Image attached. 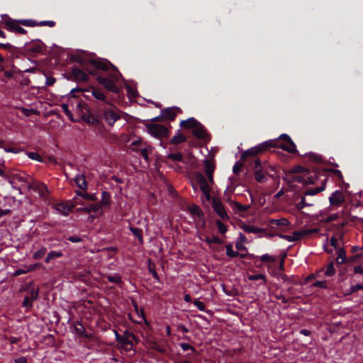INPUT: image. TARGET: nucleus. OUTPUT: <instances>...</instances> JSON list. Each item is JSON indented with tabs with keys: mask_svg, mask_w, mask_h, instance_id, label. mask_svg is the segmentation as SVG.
Listing matches in <instances>:
<instances>
[{
	"mask_svg": "<svg viewBox=\"0 0 363 363\" xmlns=\"http://www.w3.org/2000/svg\"><path fill=\"white\" fill-rule=\"evenodd\" d=\"M76 211L79 213L87 214V221L89 223H92L96 217L104 213V211L101 209V204L99 203L89 204L83 207L77 208Z\"/></svg>",
	"mask_w": 363,
	"mask_h": 363,
	"instance_id": "obj_1",
	"label": "nucleus"
},
{
	"mask_svg": "<svg viewBox=\"0 0 363 363\" xmlns=\"http://www.w3.org/2000/svg\"><path fill=\"white\" fill-rule=\"evenodd\" d=\"M30 178L24 174H13L11 177V183L18 185L19 191H29L32 188L30 182Z\"/></svg>",
	"mask_w": 363,
	"mask_h": 363,
	"instance_id": "obj_2",
	"label": "nucleus"
},
{
	"mask_svg": "<svg viewBox=\"0 0 363 363\" xmlns=\"http://www.w3.org/2000/svg\"><path fill=\"white\" fill-rule=\"evenodd\" d=\"M146 128L148 133L156 138L160 139L162 138H166L168 135L167 128L162 125L147 123L146 125Z\"/></svg>",
	"mask_w": 363,
	"mask_h": 363,
	"instance_id": "obj_3",
	"label": "nucleus"
},
{
	"mask_svg": "<svg viewBox=\"0 0 363 363\" xmlns=\"http://www.w3.org/2000/svg\"><path fill=\"white\" fill-rule=\"evenodd\" d=\"M98 82L103 84L108 90L112 92H117L118 88L116 86V82L118 80L117 74L113 75L111 77H99Z\"/></svg>",
	"mask_w": 363,
	"mask_h": 363,
	"instance_id": "obj_4",
	"label": "nucleus"
},
{
	"mask_svg": "<svg viewBox=\"0 0 363 363\" xmlns=\"http://www.w3.org/2000/svg\"><path fill=\"white\" fill-rule=\"evenodd\" d=\"M104 118L106 123L113 125L119 119L120 115L117 108L113 107L107 108L104 111Z\"/></svg>",
	"mask_w": 363,
	"mask_h": 363,
	"instance_id": "obj_5",
	"label": "nucleus"
},
{
	"mask_svg": "<svg viewBox=\"0 0 363 363\" xmlns=\"http://www.w3.org/2000/svg\"><path fill=\"white\" fill-rule=\"evenodd\" d=\"M76 199H74L73 203H72L70 205L66 203H60L56 204L54 208L55 211L64 216H67L72 210V208L77 204H79Z\"/></svg>",
	"mask_w": 363,
	"mask_h": 363,
	"instance_id": "obj_6",
	"label": "nucleus"
},
{
	"mask_svg": "<svg viewBox=\"0 0 363 363\" xmlns=\"http://www.w3.org/2000/svg\"><path fill=\"white\" fill-rule=\"evenodd\" d=\"M196 179L199 182L200 189L204 194L206 199L210 200V187L207 184L206 179L204 176L200 173L196 174Z\"/></svg>",
	"mask_w": 363,
	"mask_h": 363,
	"instance_id": "obj_7",
	"label": "nucleus"
},
{
	"mask_svg": "<svg viewBox=\"0 0 363 363\" xmlns=\"http://www.w3.org/2000/svg\"><path fill=\"white\" fill-rule=\"evenodd\" d=\"M6 28L11 32H16L20 34H26L27 31L19 26L18 21L8 20L4 21Z\"/></svg>",
	"mask_w": 363,
	"mask_h": 363,
	"instance_id": "obj_8",
	"label": "nucleus"
},
{
	"mask_svg": "<svg viewBox=\"0 0 363 363\" xmlns=\"http://www.w3.org/2000/svg\"><path fill=\"white\" fill-rule=\"evenodd\" d=\"M329 201L332 206H340L345 201L342 192L340 191L333 192L329 197Z\"/></svg>",
	"mask_w": 363,
	"mask_h": 363,
	"instance_id": "obj_9",
	"label": "nucleus"
},
{
	"mask_svg": "<svg viewBox=\"0 0 363 363\" xmlns=\"http://www.w3.org/2000/svg\"><path fill=\"white\" fill-rule=\"evenodd\" d=\"M213 205L214 211L221 218L224 219L225 218H228V214L220 200L213 199Z\"/></svg>",
	"mask_w": 363,
	"mask_h": 363,
	"instance_id": "obj_10",
	"label": "nucleus"
},
{
	"mask_svg": "<svg viewBox=\"0 0 363 363\" xmlns=\"http://www.w3.org/2000/svg\"><path fill=\"white\" fill-rule=\"evenodd\" d=\"M135 342H118L117 347L121 352H128L130 354L134 353L133 347Z\"/></svg>",
	"mask_w": 363,
	"mask_h": 363,
	"instance_id": "obj_11",
	"label": "nucleus"
},
{
	"mask_svg": "<svg viewBox=\"0 0 363 363\" xmlns=\"http://www.w3.org/2000/svg\"><path fill=\"white\" fill-rule=\"evenodd\" d=\"M275 145L289 152H294L296 151V145L293 141L284 142V144H281L278 141Z\"/></svg>",
	"mask_w": 363,
	"mask_h": 363,
	"instance_id": "obj_12",
	"label": "nucleus"
},
{
	"mask_svg": "<svg viewBox=\"0 0 363 363\" xmlns=\"http://www.w3.org/2000/svg\"><path fill=\"white\" fill-rule=\"evenodd\" d=\"M193 134L200 139H204L207 135L205 128L200 123L193 129Z\"/></svg>",
	"mask_w": 363,
	"mask_h": 363,
	"instance_id": "obj_13",
	"label": "nucleus"
},
{
	"mask_svg": "<svg viewBox=\"0 0 363 363\" xmlns=\"http://www.w3.org/2000/svg\"><path fill=\"white\" fill-rule=\"evenodd\" d=\"M76 185L82 190H86L87 188L85 177L83 174H77L74 177Z\"/></svg>",
	"mask_w": 363,
	"mask_h": 363,
	"instance_id": "obj_14",
	"label": "nucleus"
},
{
	"mask_svg": "<svg viewBox=\"0 0 363 363\" xmlns=\"http://www.w3.org/2000/svg\"><path fill=\"white\" fill-rule=\"evenodd\" d=\"M199 123V122L194 118H189L187 120L181 121L180 126L186 129H194Z\"/></svg>",
	"mask_w": 363,
	"mask_h": 363,
	"instance_id": "obj_15",
	"label": "nucleus"
},
{
	"mask_svg": "<svg viewBox=\"0 0 363 363\" xmlns=\"http://www.w3.org/2000/svg\"><path fill=\"white\" fill-rule=\"evenodd\" d=\"M215 167L213 163L210 160L205 161V172L207 174V177L211 182H213V173L214 171Z\"/></svg>",
	"mask_w": 363,
	"mask_h": 363,
	"instance_id": "obj_16",
	"label": "nucleus"
},
{
	"mask_svg": "<svg viewBox=\"0 0 363 363\" xmlns=\"http://www.w3.org/2000/svg\"><path fill=\"white\" fill-rule=\"evenodd\" d=\"M240 228L247 233H259L263 232L262 228L247 224H242Z\"/></svg>",
	"mask_w": 363,
	"mask_h": 363,
	"instance_id": "obj_17",
	"label": "nucleus"
},
{
	"mask_svg": "<svg viewBox=\"0 0 363 363\" xmlns=\"http://www.w3.org/2000/svg\"><path fill=\"white\" fill-rule=\"evenodd\" d=\"M72 74L76 79L79 81L86 82L88 80L87 74L79 68L73 69Z\"/></svg>",
	"mask_w": 363,
	"mask_h": 363,
	"instance_id": "obj_18",
	"label": "nucleus"
},
{
	"mask_svg": "<svg viewBox=\"0 0 363 363\" xmlns=\"http://www.w3.org/2000/svg\"><path fill=\"white\" fill-rule=\"evenodd\" d=\"M91 64L97 69H100L102 70H107L109 67L111 66V64H109L106 61L104 60H94L91 62Z\"/></svg>",
	"mask_w": 363,
	"mask_h": 363,
	"instance_id": "obj_19",
	"label": "nucleus"
},
{
	"mask_svg": "<svg viewBox=\"0 0 363 363\" xmlns=\"http://www.w3.org/2000/svg\"><path fill=\"white\" fill-rule=\"evenodd\" d=\"M106 277L110 282L116 285H121L122 284V279L119 274H108L106 275Z\"/></svg>",
	"mask_w": 363,
	"mask_h": 363,
	"instance_id": "obj_20",
	"label": "nucleus"
},
{
	"mask_svg": "<svg viewBox=\"0 0 363 363\" xmlns=\"http://www.w3.org/2000/svg\"><path fill=\"white\" fill-rule=\"evenodd\" d=\"M264 149L263 146H257L253 147L249 150H247L245 152L243 153V157H247L249 155H256L261 152L262 150Z\"/></svg>",
	"mask_w": 363,
	"mask_h": 363,
	"instance_id": "obj_21",
	"label": "nucleus"
},
{
	"mask_svg": "<svg viewBox=\"0 0 363 363\" xmlns=\"http://www.w3.org/2000/svg\"><path fill=\"white\" fill-rule=\"evenodd\" d=\"M318 231H319V230L318 228L306 229V230H302L300 231H296V233H297L298 240H300L301 238H302L303 237H306L311 233H318Z\"/></svg>",
	"mask_w": 363,
	"mask_h": 363,
	"instance_id": "obj_22",
	"label": "nucleus"
},
{
	"mask_svg": "<svg viewBox=\"0 0 363 363\" xmlns=\"http://www.w3.org/2000/svg\"><path fill=\"white\" fill-rule=\"evenodd\" d=\"M325 189V182H323L321 186L312 189L307 190L305 193L308 196H314L319 192L324 191Z\"/></svg>",
	"mask_w": 363,
	"mask_h": 363,
	"instance_id": "obj_23",
	"label": "nucleus"
},
{
	"mask_svg": "<svg viewBox=\"0 0 363 363\" xmlns=\"http://www.w3.org/2000/svg\"><path fill=\"white\" fill-rule=\"evenodd\" d=\"M186 140V137L182 135L179 131L171 139V143L177 145L182 143Z\"/></svg>",
	"mask_w": 363,
	"mask_h": 363,
	"instance_id": "obj_24",
	"label": "nucleus"
},
{
	"mask_svg": "<svg viewBox=\"0 0 363 363\" xmlns=\"http://www.w3.org/2000/svg\"><path fill=\"white\" fill-rule=\"evenodd\" d=\"M228 202L230 203V204L233 206V207H235L238 211H242V212H245L247 211L250 206H247V205H242L238 202H235V201H233L230 199L228 200Z\"/></svg>",
	"mask_w": 363,
	"mask_h": 363,
	"instance_id": "obj_25",
	"label": "nucleus"
},
{
	"mask_svg": "<svg viewBox=\"0 0 363 363\" xmlns=\"http://www.w3.org/2000/svg\"><path fill=\"white\" fill-rule=\"evenodd\" d=\"M177 108H167L163 111L164 116L169 120H174L176 116Z\"/></svg>",
	"mask_w": 363,
	"mask_h": 363,
	"instance_id": "obj_26",
	"label": "nucleus"
},
{
	"mask_svg": "<svg viewBox=\"0 0 363 363\" xmlns=\"http://www.w3.org/2000/svg\"><path fill=\"white\" fill-rule=\"evenodd\" d=\"M346 260V255L345 251L342 248H339L337 250V256L336 258V262L337 264H342Z\"/></svg>",
	"mask_w": 363,
	"mask_h": 363,
	"instance_id": "obj_27",
	"label": "nucleus"
},
{
	"mask_svg": "<svg viewBox=\"0 0 363 363\" xmlns=\"http://www.w3.org/2000/svg\"><path fill=\"white\" fill-rule=\"evenodd\" d=\"M38 265V264H33V265H30V266L27 267L26 269H18L15 271L13 274L15 276H18V275H21V274H26V273H27L28 272H30V271H33V270L35 269V267Z\"/></svg>",
	"mask_w": 363,
	"mask_h": 363,
	"instance_id": "obj_28",
	"label": "nucleus"
},
{
	"mask_svg": "<svg viewBox=\"0 0 363 363\" xmlns=\"http://www.w3.org/2000/svg\"><path fill=\"white\" fill-rule=\"evenodd\" d=\"M62 256V253L60 251H51L48 254L45 259V262L48 263L50 262V260L55 258L60 257Z\"/></svg>",
	"mask_w": 363,
	"mask_h": 363,
	"instance_id": "obj_29",
	"label": "nucleus"
},
{
	"mask_svg": "<svg viewBox=\"0 0 363 363\" xmlns=\"http://www.w3.org/2000/svg\"><path fill=\"white\" fill-rule=\"evenodd\" d=\"M130 230L133 233V234L138 239L139 242L142 244L143 242L142 230L140 228L130 227Z\"/></svg>",
	"mask_w": 363,
	"mask_h": 363,
	"instance_id": "obj_30",
	"label": "nucleus"
},
{
	"mask_svg": "<svg viewBox=\"0 0 363 363\" xmlns=\"http://www.w3.org/2000/svg\"><path fill=\"white\" fill-rule=\"evenodd\" d=\"M269 223L271 224H276L282 226H287L289 225V221L285 218H281L279 219H272L269 220Z\"/></svg>",
	"mask_w": 363,
	"mask_h": 363,
	"instance_id": "obj_31",
	"label": "nucleus"
},
{
	"mask_svg": "<svg viewBox=\"0 0 363 363\" xmlns=\"http://www.w3.org/2000/svg\"><path fill=\"white\" fill-rule=\"evenodd\" d=\"M109 199H110L109 194L106 191H103L101 194V202H99V203L101 204V207L108 206L110 203Z\"/></svg>",
	"mask_w": 363,
	"mask_h": 363,
	"instance_id": "obj_32",
	"label": "nucleus"
},
{
	"mask_svg": "<svg viewBox=\"0 0 363 363\" xmlns=\"http://www.w3.org/2000/svg\"><path fill=\"white\" fill-rule=\"evenodd\" d=\"M248 279L251 281L261 280L262 284H266V277L262 274H254L248 276Z\"/></svg>",
	"mask_w": 363,
	"mask_h": 363,
	"instance_id": "obj_33",
	"label": "nucleus"
},
{
	"mask_svg": "<svg viewBox=\"0 0 363 363\" xmlns=\"http://www.w3.org/2000/svg\"><path fill=\"white\" fill-rule=\"evenodd\" d=\"M84 326L80 323H77L74 325L73 333L79 335V337H82V335L84 333Z\"/></svg>",
	"mask_w": 363,
	"mask_h": 363,
	"instance_id": "obj_34",
	"label": "nucleus"
},
{
	"mask_svg": "<svg viewBox=\"0 0 363 363\" xmlns=\"http://www.w3.org/2000/svg\"><path fill=\"white\" fill-rule=\"evenodd\" d=\"M18 23L27 27H35L38 26V22H36L35 21L32 19H24L19 21Z\"/></svg>",
	"mask_w": 363,
	"mask_h": 363,
	"instance_id": "obj_35",
	"label": "nucleus"
},
{
	"mask_svg": "<svg viewBox=\"0 0 363 363\" xmlns=\"http://www.w3.org/2000/svg\"><path fill=\"white\" fill-rule=\"evenodd\" d=\"M91 94L98 100L104 101L106 99L104 93L99 89H92Z\"/></svg>",
	"mask_w": 363,
	"mask_h": 363,
	"instance_id": "obj_36",
	"label": "nucleus"
},
{
	"mask_svg": "<svg viewBox=\"0 0 363 363\" xmlns=\"http://www.w3.org/2000/svg\"><path fill=\"white\" fill-rule=\"evenodd\" d=\"M280 238L287 240L288 242H295L296 240H298L296 232H294L291 235H281Z\"/></svg>",
	"mask_w": 363,
	"mask_h": 363,
	"instance_id": "obj_37",
	"label": "nucleus"
},
{
	"mask_svg": "<svg viewBox=\"0 0 363 363\" xmlns=\"http://www.w3.org/2000/svg\"><path fill=\"white\" fill-rule=\"evenodd\" d=\"M37 189H38V193L40 194L41 196L45 197L48 195V190L47 186L45 184H41L38 185Z\"/></svg>",
	"mask_w": 363,
	"mask_h": 363,
	"instance_id": "obj_38",
	"label": "nucleus"
},
{
	"mask_svg": "<svg viewBox=\"0 0 363 363\" xmlns=\"http://www.w3.org/2000/svg\"><path fill=\"white\" fill-rule=\"evenodd\" d=\"M335 274V269L334 267L333 262H330L328 266L327 269L325 271V274L328 277H332Z\"/></svg>",
	"mask_w": 363,
	"mask_h": 363,
	"instance_id": "obj_39",
	"label": "nucleus"
},
{
	"mask_svg": "<svg viewBox=\"0 0 363 363\" xmlns=\"http://www.w3.org/2000/svg\"><path fill=\"white\" fill-rule=\"evenodd\" d=\"M167 157L172 161H182L183 160L182 155L179 152L170 153L167 155Z\"/></svg>",
	"mask_w": 363,
	"mask_h": 363,
	"instance_id": "obj_40",
	"label": "nucleus"
},
{
	"mask_svg": "<svg viewBox=\"0 0 363 363\" xmlns=\"http://www.w3.org/2000/svg\"><path fill=\"white\" fill-rule=\"evenodd\" d=\"M45 253H46V248L45 247H42L39 250L36 251L33 254V257L34 259H38L42 258L45 255Z\"/></svg>",
	"mask_w": 363,
	"mask_h": 363,
	"instance_id": "obj_41",
	"label": "nucleus"
},
{
	"mask_svg": "<svg viewBox=\"0 0 363 363\" xmlns=\"http://www.w3.org/2000/svg\"><path fill=\"white\" fill-rule=\"evenodd\" d=\"M226 254L230 257H235L238 255V252L233 250L232 245L226 246Z\"/></svg>",
	"mask_w": 363,
	"mask_h": 363,
	"instance_id": "obj_42",
	"label": "nucleus"
},
{
	"mask_svg": "<svg viewBox=\"0 0 363 363\" xmlns=\"http://www.w3.org/2000/svg\"><path fill=\"white\" fill-rule=\"evenodd\" d=\"M55 26V22L54 21H43L38 23V26H48V27H54Z\"/></svg>",
	"mask_w": 363,
	"mask_h": 363,
	"instance_id": "obj_43",
	"label": "nucleus"
},
{
	"mask_svg": "<svg viewBox=\"0 0 363 363\" xmlns=\"http://www.w3.org/2000/svg\"><path fill=\"white\" fill-rule=\"evenodd\" d=\"M30 299L33 301L36 300L38 297V289H32L30 291L29 296H28Z\"/></svg>",
	"mask_w": 363,
	"mask_h": 363,
	"instance_id": "obj_44",
	"label": "nucleus"
},
{
	"mask_svg": "<svg viewBox=\"0 0 363 363\" xmlns=\"http://www.w3.org/2000/svg\"><path fill=\"white\" fill-rule=\"evenodd\" d=\"M62 108L63 111L65 113V114L69 117V118L71 121H74L72 113L68 108V105L66 104H62Z\"/></svg>",
	"mask_w": 363,
	"mask_h": 363,
	"instance_id": "obj_45",
	"label": "nucleus"
},
{
	"mask_svg": "<svg viewBox=\"0 0 363 363\" xmlns=\"http://www.w3.org/2000/svg\"><path fill=\"white\" fill-rule=\"evenodd\" d=\"M260 260L264 262H273L275 261V259L272 256H271L268 254H265L260 257Z\"/></svg>",
	"mask_w": 363,
	"mask_h": 363,
	"instance_id": "obj_46",
	"label": "nucleus"
},
{
	"mask_svg": "<svg viewBox=\"0 0 363 363\" xmlns=\"http://www.w3.org/2000/svg\"><path fill=\"white\" fill-rule=\"evenodd\" d=\"M308 157L310 160L316 162H320L322 161V157L320 155L315 154V153H310L308 154Z\"/></svg>",
	"mask_w": 363,
	"mask_h": 363,
	"instance_id": "obj_47",
	"label": "nucleus"
},
{
	"mask_svg": "<svg viewBox=\"0 0 363 363\" xmlns=\"http://www.w3.org/2000/svg\"><path fill=\"white\" fill-rule=\"evenodd\" d=\"M194 306L201 311H203L205 310V305L203 302L200 301L198 299L194 301Z\"/></svg>",
	"mask_w": 363,
	"mask_h": 363,
	"instance_id": "obj_48",
	"label": "nucleus"
},
{
	"mask_svg": "<svg viewBox=\"0 0 363 363\" xmlns=\"http://www.w3.org/2000/svg\"><path fill=\"white\" fill-rule=\"evenodd\" d=\"M33 306V301L28 296H26L23 301V306L26 308H31Z\"/></svg>",
	"mask_w": 363,
	"mask_h": 363,
	"instance_id": "obj_49",
	"label": "nucleus"
},
{
	"mask_svg": "<svg viewBox=\"0 0 363 363\" xmlns=\"http://www.w3.org/2000/svg\"><path fill=\"white\" fill-rule=\"evenodd\" d=\"M255 179L259 182H264L265 180V176L261 172H257L255 174Z\"/></svg>",
	"mask_w": 363,
	"mask_h": 363,
	"instance_id": "obj_50",
	"label": "nucleus"
},
{
	"mask_svg": "<svg viewBox=\"0 0 363 363\" xmlns=\"http://www.w3.org/2000/svg\"><path fill=\"white\" fill-rule=\"evenodd\" d=\"M217 226L220 233L224 234L227 231L226 226L220 221L217 222Z\"/></svg>",
	"mask_w": 363,
	"mask_h": 363,
	"instance_id": "obj_51",
	"label": "nucleus"
},
{
	"mask_svg": "<svg viewBox=\"0 0 363 363\" xmlns=\"http://www.w3.org/2000/svg\"><path fill=\"white\" fill-rule=\"evenodd\" d=\"M313 286L322 289L327 288V284L325 281H317L313 284Z\"/></svg>",
	"mask_w": 363,
	"mask_h": 363,
	"instance_id": "obj_52",
	"label": "nucleus"
},
{
	"mask_svg": "<svg viewBox=\"0 0 363 363\" xmlns=\"http://www.w3.org/2000/svg\"><path fill=\"white\" fill-rule=\"evenodd\" d=\"M242 167V164L239 162H236L233 166V171L235 174H238L240 172Z\"/></svg>",
	"mask_w": 363,
	"mask_h": 363,
	"instance_id": "obj_53",
	"label": "nucleus"
},
{
	"mask_svg": "<svg viewBox=\"0 0 363 363\" xmlns=\"http://www.w3.org/2000/svg\"><path fill=\"white\" fill-rule=\"evenodd\" d=\"M189 210L191 212V213H193V214L198 215V216L200 215L201 211L197 206H191L189 208Z\"/></svg>",
	"mask_w": 363,
	"mask_h": 363,
	"instance_id": "obj_54",
	"label": "nucleus"
},
{
	"mask_svg": "<svg viewBox=\"0 0 363 363\" xmlns=\"http://www.w3.org/2000/svg\"><path fill=\"white\" fill-rule=\"evenodd\" d=\"M28 157L33 160H38V161H41V157L40 156L36 153V152H29L28 154Z\"/></svg>",
	"mask_w": 363,
	"mask_h": 363,
	"instance_id": "obj_55",
	"label": "nucleus"
},
{
	"mask_svg": "<svg viewBox=\"0 0 363 363\" xmlns=\"http://www.w3.org/2000/svg\"><path fill=\"white\" fill-rule=\"evenodd\" d=\"M134 307H135V309L138 315H140L143 320H145V314H144L143 311V310L139 311L138 307L136 304L134 305Z\"/></svg>",
	"mask_w": 363,
	"mask_h": 363,
	"instance_id": "obj_56",
	"label": "nucleus"
},
{
	"mask_svg": "<svg viewBox=\"0 0 363 363\" xmlns=\"http://www.w3.org/2000/svg\"><path fill=\"white\" fill-rule=\"evenodd\" d=\"M55 79L54 77H47L45 84L47 86L53 85L55 83Z\"/></svg>",
	"mask_w": 363,
	"mask_h": 363,
	"instance_id": "obj_57",
	"label": "nucleus"
},
{
	"mask_svg": "<svg viewBox=\"0 0 363 363\" xmlns=\"http://www.w3.org/2000/svg\"><path fill=\"white\" fill-rule=\"evenodd\" d=\"M359 289H363V286L360 284H356L351 286V291L352 292H355L358 291Z\"/></svg>",
	"mask_w": 363,
	"mask_h": 363,
	"instance_id": "obj_58",
	"label": "nucleus"
},
{
	"mask_svg": "<svg viewBox=\"0 0 363 363\" xmlns=\"http://www.w3.org/2000/svg\"><path fill=\"white\" fill-rule=\"evenodd\" d=\"M68 240L72 242H79L82 241V239L77 236H71L68 238Z\"/></svg>",
	"mask_w": 363,
	"mask_h": 363,
	"instance_id": "obj_59",
	"label": "nucleus"
},
{
	"mask_svg": "<svg viewBox=\"0 0 363 363\" xmlns=\"http://www.w3.org/2000/svg\"><path fill=\"white\" fill-rule=\"evenodd\" d=\"M141 155L145 160H148V152L147 149L143 148L141 150Z\"/></svg>",
	"mask_w": 363,
	"mask_h": 363,
	"instance_id": "obj_60",
	"label": "nucleus"
},
{
	"mask_svg": "<svg viewBox=\"0 0 363 363\" xmlns=\"http://www.w3.org/2000/svg\"><path fill=\"white\" fill-rule=\"evenodd\" d=\"M247 242L246 237L241 233H239V241L238 242L244 243Z\"/></svg>",
	"mask_w": 363,
	"mask_h": 363,
	"instance_id": "obj_61",
	"label": "nucleus"
},
{
	"mask_svg": "<svg viewBox=\"0 0 363 363\" xmlns=\"http://www.w3.org/2000/svg\"><path fill=\"white\" fill-rule=\"evenodd\" d=\"M354 272L356 274H363V267L361 266H356L354 268Z\"/></svg>",
	"mask_w": 363,
	"mask_h": 363,
	"instance_id": "obj_62",
	"label": "nucleus"
},
{
	"mask_svg": "<svg viewBox=\"0 0 363 363\" xmlns=\"http://www.w3.org/2000/svg\"><path fill=\"white\" fill-rule=\"evenodd\" d=\"M15 363H27V359L24 357H21L20 358L16 359L14 360Z\"/></svg>",
	"mask_w": 363,
	"mask_h": 363,
	"instance_id": "obj_63",
	"label": "nucleus"
},
{
	"mask_svg": "<svg viewBox=\"0 0 363 363\" xmlns=\"http://www.w3.org/2000/svg\"><path fill=\"white\" fill-rule=\"evenodd\" d=\"M280 138L281 140H283L284 142H289V141H292L291 138L288 135H286V134H282L281 136H280Z\"/></svg>",
	"mask_w": 363,
	"mask_h": 363,
	"instance_id": "obj_64",
	"label": "nucleus"
}]
</instances>
